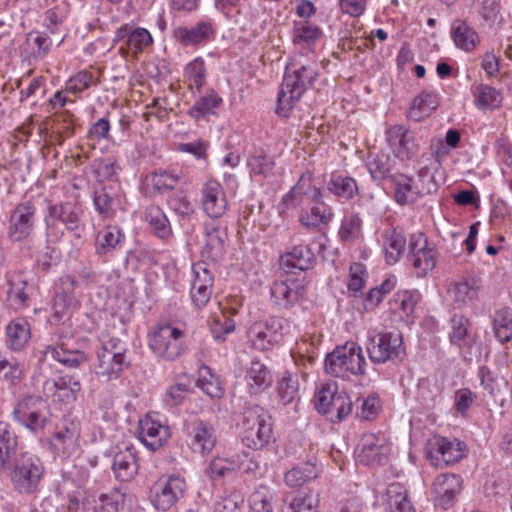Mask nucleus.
<instances>
[{"mask_svg":"<svg viewBox=\"0 0 512 512\" xmlns=\"http://www.w3.org/2000/svg\"><path fill=\"white\" fill-rule=\"evenodd\" d=\"M317 75V65L314 63H289L278 93L276 113L287 117Z\"/></svg>","mask_w":512,"mask_h":512,"instance_id":"nucleus-1","label":"nucleus"},{"mask_svg":"<svg viewBox=\"0 0 512 512\" xmlns=\"http://www.w3.org/2000/svg\"><path fill=\"white\" fill-rule=\"evenodd\" d=\"M44 477L43 461L29 452L21 453L14 459L9 473L12 491L22 497L37 496Z\"/></svg>","mask_w":512,"mask_h":512,"instance_id":"nucleus-2","label":"nucleus"},{"mask_svg":"<svg viewBox=\"0 0 512 512\" xmlns=\"http://www.w3.org/2000/svg\"><path fill=\"white\" fill-rule=\"evenodd\" d=\"M239 426L242 442L250 449L261 450L274 441L272 418L258 405L245 408Z\"/></svg>","mask_w":512,"mask_h":512,"instance_id":"nucleus-3","label":"nucleus"},{"mask_svg":"<svg viewBox=\"0 0 512 512\" xmlns=\"http://www.w3.org/2000/svg\"><path fill=\"white\" fill-rule=\"evenodd\" d=\"M366 366L363 350L355 342H346L343 346L336 347L325 358L327 373L343 379L364 375Z\"/></svg>","mask_w":512,"mask_h":512,"instance_id":"nucleus-4","label":"nucleus"},{"mask_svg":"<svg viewBox=\"0 0 512 512\" xmlns=\"http://www.w3.org/2000/svg\"><path fill=\"white\" fill-rule=\"evenodd\" d=\"M185 331L171 324L155 327L148 334V347L159 358L175 361L186 351Z\"/></svg>","mask_w":512,"mask_h":512,"instance_id":"nucleus-5","label":"nucleus"},{"mask_svg":"<svg viewBox=\"0 0 512 512\" xmlns=\"http://www.w3.org/2000/svg\"><path fill=\"white\" fill-rule=\"evenodd\" d=\"M366 351L374 364H384L389 361L400 362L406 356L402 335L398 332L369 331Z\"/></svg>","mask_w":512,"mask_h":512,"instance_id":"nucleus-6","label":"nucleus"},{"mask_svg":"<svg viewBox=\"0 0 512 512\" xmlns=\"http://www.w3.org/2000/svg\"><path fill=\"white\" fill-rule=\"evenodd\" d=\"M126 352V344L117 338H111L104 342L97 351L96 374L106 381L119 378L123 370L130 364Z\"/></svg>","mask_w":512,"mask_h":512,"instance_id":"nucleus-7","label":"nucleus"},{"mask_svg":"<svg viewBox=\"0 0 512 512\" xmlns=\"http://www.w3.org/2000/svg\"><path fill=\"white\" fill-rule=\"evenodd\" d=\"M187 487L180 474L164 475L151 488V503L159 511H168L184 498Z\"/></svg>","mask_w":512,"mask_h":512,"instance_id":"nucleus-8","label":"nucleus"},{"mask_svg":"<svg viewBox=\"0 0 512 512\" xmlns=\"http://www.w3.org/2000/svg\"><path fill=\"white\" fill-rule=\"evenodd\" d=\"M290 331L291 322L288 319L273 316L263 323H255L249 331V337L255 349L265 351L280 343Z\"/></svg>","mask_w":512,"mask_h":512,"instance_id":"nucleus-9","label":"nucleus"},{"mask_svg":"<svg viewBox=\"0 0 512 512\" xmlns=\"http://www.w3.org/2000/svg\"><path fill=\"white\" fill-rule=\"evenodd\" d=\"M315 406L330 422L340 423L351 414L353 403L346 392L323 387L317 394Z\"/></svg>","mask_w":512,"mask_h":512,"instance_id":"nucleus-10","label":"nucleus"},{"mask_svg":"<svg viewBox=\"0 0 512 512\" xmlns=\"http://www.w3.org/2000/svg\"><path fill=\"white\" fill-rule=\"evenodd\" d=\"M385 140L394 157L401 162L412 160L420 149L416 132L404 125L390 126L385 132Z\"/></svg>","mask_w":512,"mask_h":512,"instance_id":"nucleus-11","label":"nucleus"},{"mask_svg":"<svg viewBox=\"0 0 512 512\" xmlns=\"http://www.w3.org/2000/svg\"><path fill=\"white\" fill-rule=\"evenodd\" d=\"M114 43L121 42L119 52L123 57L136 58L146 49L153 45L151 33L143 28L136 27L133 24H124L120 26L114 34Z\"/></svg>","mask_w":512,"mask_h":512,"instance_id":"nucleus-12","label":"nucleus"},{"mask_svg":"<svg viewBox=\"0 0 512 512\" xmlns=\"http://www.w3.org/2000/svg\"><path fill=\"white\" fill-rule=\"evenodd\" d=\"M47 405L40 397L30 396L20 401L13 411V418L33 433L41 431L47 422Z\"/></svg>","mask_w":512,"mask_h":512,"instance_id":"nucleus-13","label":"nucleus"},{"mask_svg":"<svg viewBox=\"0 0 512 512\" xmlns=\"http://www.w3.org/2000/svg\"><path fill=\"white\" fill-rule=\"evenodd\" d=\"M80 288V282L73 275L67 274L59 278L52 304L54 316L58 321L69 317L72 310L77 306V292Z\"/></svg>","mask_w":512,"mask_h":512,"instance_id":"nucleus-14","label":"nucleus"},{"mask_svg":"<svg viewBox=\"0 0 512 512\" xmlns=\"http://www.w3.org/2000/svg\"><path fill=\"white\" fill-rule=\"evenodd\" d=\"M170 436L169 426L158 413H148L139 420L138 438L147 449L158 450Z\"/></svg>","mask_w":512,"mask_h":512,"instance_id":"nucleus-15","label":"nucleus"},{"mask_svg":"<svg viewBox=\"0 0 512 512\" xmlns=\"http://www.w3.org/2000/svg\"><path fill=\"white\" fill-rule=\"evenodd\" d=\"M80 436V421L77 418L67 417L53 434L50 440L51 449L59 456H71L79 449Z\"/></svg>","mask_w":512,"mask_h":512,"instance_id":"nucleus-16","label":"nucleus"},{"mask_svg":"<svg viewBox=\"0 0 512 512\" xmlns=\"http://www.w3.org/2000/svg\"><path fill=\"white\" fill-rule=\"evenodd\" d=\"M390 450L385 434L366 433L357 446L356 459L364 465H379L386 461Z\"/></svg>","mask_w":512,"mask_h":512,"instance_id":"nucleus-17","label":"nucleus"},{"mask_svg":"<svg viewBox=\"0 0 512 512\" xmlns=\"http://www.w3.org/2000/svg\"><path fill=\"white\" fill-rule=\"evenodd\" d=\"M35 207L31 202L18 204L9 218L8 237L12 242H33Z\"/></svg>","mask_w":512,"mask_h":512,"instance_id":"nucleus-18","label":"nucleus"},{"mask_svg":"<svg viewBox=\"0 0 512 512\" xmlns=\"http://www.w3.org/2000/svg\"><path fill=\"white\" fill-rule=\"evenodd\" d=\"M465 448L458 439L435 436L429 440L427 455L435 466L450 465L462 459Z\"/></svg>","mask_w":512,"mask_h":512,"instance_id":"nucleus-19","label":"nucleus"},{"mask_svg":"<svg viewBox=\"0 0 512 512\" xmlns=\"http://www.w3.org/2000/svg\"><path fill=\"white\" fill-rule=\"evenodd\" d=\"M5 282L8 287L6 292L8 304L15 310L28 307L33 291L28 275L23 271H8L5 274Z\"/></svg>","mask_w":512,"mask_h":512,"instance_id":"nucleus-20","label":"nucleus"},{"mask_svg":"<svg viewBox=\"0 0 512 512\" xmlns=\"http://www.w3.org/2000/svg\"><path fill=\"white\" fill-rule=\"evenodd\" d=\"M408 258L419 274L425 275L436 265L437 252L434 247L428 246L427 238L423 233H415L409 239Z\"/></svg>","mask_w":512,"mask_h":512,"instance_id":"nucleus-21","label":"nucleus"},{"mask_svg":"<svg viewBox=\"0 0 512 512\" xmlns=\"http://www.w3.org/2000/svg\"><path fill=\"white\" fill-rule=\"evenodd\" d=\"M187 442L194 453L209 454L216 445L217 439L213 426L202 420L194 419L187 424Z\"/></svg>","mask_w":512,"mask_h":512,"instance_id":"nucleus-22","label":"nucleus"},{"mask_svg":"<svg viewBox=\"0 0 512 512\" xmlns=\"http://www.w3.org/2000/svg\"><path fill=\"white\" fill-rule=\"evenodd\" d=\"M131 502L129 488L120 484L101 493L93 505L88 503L86 512H123Z\"/></svg>","mask_w":512,"mask_h":512,"instance_id":"nucleus-23","label":"nucleus"},{"mask_svg":"<svg viewBox=\"0 0 512 512\" xmlns=\"http://www.w3.org/2000/svg\"><path fill=\"white\" fill-rule=\"evenodd\" d=\"M80 208L70 202L54 204L48 207V215L45 217L48 236L57 229L59 223L68 230H77L80 221Z\"/></svg>","mask_w":512,"mask_h":512,"instance_id":"nucleus-24","label":"nucleus"},{"mask_svg":"<svg viewBox=\"0 0 512 512\" xmlns=\"http://www.w3.org/2000/svg\"><path fill=\"white\" fill-rule=\"evenodd\" d=\"M216 29L210 20H201L194 25L178 26L173 30L174 39L183 46H198L215 37Z\"/></svg>","mask_w":512,"mask_h":512,"instance_id":"nucleus-25","label":"nucleus"},{"mask_svg":"<svg viewBox=\"0 0 512 512\" xmlns=\"http://www.w3.org/2000/svg\"><path fill=\"white\" fill-rule=\"evenodd\" d=\"M193 274L190 295L195 307L200 309L210 300L214 277L205 263L194 265Z\"/></svg>","mask_w":512,"mask_h":512,"instance_id":"nucleus-26","label":"nucleus"},{"mask_svg":"<svg viewBox=\"0 0 512 512\" xmlns=\"http://www.w3.org/2000/svg\"><path fill=\"white\" fill-rule=\"evenodd\" d=\"M304 294V285L295 278H287L283 281H275L270 288L272 302L281 308H290Z\"/></svg>","mask_w":512,"mask_h":512,"instance_id":"nucleus-27","label":"nucleus"},{"mask_svg":"<svg viewBox=\"0 0 512 512\" xmlns=\"http://www.w3.org/2000/svg\"><path fill=\"white\" fill-rule=\"evenodd\" d=\"M46 396L65 402H73L81 391L80 381L71 375H63L57 379H47L43 384Z\"/></svg>","mask_w":512,"mask_h":512,"instance_id":"nucleus-28","label":"nucleus"},{"mask_svg":"<svg viewBox=\"0 0 512 512\" xmlns=\"http://www.w3.org/2000/svg\"><path fill=\"white\" fill-rule=\"evenodd\" d=\"M461 478L456 474H440L432 484V493L439 506L447 508L461 490Z\"/></svg>","mask_w":512,"mask_h":512,"instance_id":"nucleus-29","label":"nucleus"},{"mask_svg":"<svg viewBox=\"0 0 512 512\" xmlns=\"http://www.w3.org/2000/svg\"><path fill=\"white\" fill-rule=\"evenodd\" d=\"M115 477L120 481H129L138 473L137 452L133 445H125L115 453L112 463Z\"/></svg>","mask_w":512,"mask_h":512,"instance_id":"nucleus-30","label":"nucleus"},{"mask_svg":"<svg viewBox=\"0 0 512 512\" xmlns=\"http://www.w3.org/2000/svg\"><path fill=\"white\" fill-rule=\"evenodd\" d=\"M482 287L481 278L476 275H468L456 281L450 290L453 301L459 306L464 307L478 299L479 291Z\"/></svg>","mask_w":512,"mask_h":512,"instance_id":"nucleus-31","label":"nucleus"},{"mask_svg":"<svg viewBox=\"0 0 512 512\" xmlns=\"http://www.w3.org/2000/svg\"><path fill=\"white\" fill-rule=\"evenodd\" d=\"M52 46V40L45 33L32 31L27 34L21 46V55L29 63L46 57Z\"/></svg>","mask_w":512,"mask_h":512,"instance_id":"nucleus-32","label":"nucleus"},{"mask_svg":"<svg viewBox=\"0 0 512 512\" xmlns=\"http://www.w3.org/2000/svg\"><path fill=\"white\" fill-rule=\"evenodd\" d=\"M44 356H51L53 360L68 368H77L87 361L83 351L69 347L68 343L63 341L56 345H48L44 350Z\"/></svg>","mask_w":512,"mask_h":512,"instance_id":"nucleus-33","label":"nucleus"},{"mask_svg":"<svg viewBox=\"0 0 512 512\" xmlns=\"http://www.w3.org/2000/svg\"><path fill=\"white\" fill-rule=\"evenodd\" d=\"M227 233L219 227L206 228L205 244L201 257L206 261L217 262L225 254Z\"/></svg>","mask_w":512,"mask_h":512,"instance_id":"nucleus-34","label":"nucleus"},{"mask_svg":"<svg viewBox=\"0 0 512 512\" xmlns=\"http://www.w3.org/2000/svg\"><path fill=\"white\" fill-rule=\"evenodd\" d=\"M322 196L323 194H315L311 201L310 211L301 215L300 221L303 226L315 229L332 220V209L323 201Z\"/></svg>","mask_w":512,"mask_h":512,"instance_id":"nucleus-35","label":"nucleus"},{"mask_svg":"<svg viewBox=\"0 0 512 512\" xmlns=\"http://www.w3.org/2000/svg\"><path fill=\"white\" fill-rule=\"evenodd\" d=\"M314 261V254L307 246L299 245L286 252L280 258V265L287 273H292L294 269L300 271L308 270Z\"/></svg>","mask_w":512,"mask_h":512,"instance_id":"nucleus-36","label":"nucleus"},{"mask_svg":"<svg viewBox=\"0 0 512 512\" xmlns=\"http://www.w3.org/2000/svg\"><path fill=\"white\" fill-rule=\"evenodd\" d=\"M245 380L250 394H259L270 387L272 376L265 364L253 360L246 371Z\"/></svg>","mask_w":512,"mask_h":512,"instance_id":"nucleus-37","label":"nucleus"},{"mask_svg":"<svg viewBox=\"0 0 512 512\" xmlns=\"http://www.w3.org/2000/svg\"><path fill=\"white\" fill-rule=\"evenodd\" d=\"M450 34L455 46L466 52L473 51L480 42L476 30L463 20L452 23Z\"/></svg>","mask_w":512,"mask_h":512,"instance_id":"nucleus-38","label":"nucleus"},{"mask_svg":"<svg viewBox=\"0 0 512 512\" xmlns=\"http://www.w3.org/2000/svg\"><path fill=\"white\" fill-rule=\"evenodd\" d=\"M125 242V234L117 225H107L98 232L95 247L99 255H106L120 248Z\"/></svg>","mask_w":512,"mask_h":512,"instance_id":"nucleus-39","label":"nucleus"},{"mask_svg":"<svg viewBox=\"0 0 512 512\" xmlns=\"http://www.w3.org/2000/svg\"><path fill=\"white\" fill-rule=\"evenodd\" d=\"M323 36L321 28L308 20L295 21L293 25L292 41L301 48H311Z\"/></svg>","mask_w":512,"mask_h":512,"instance_id":"nucleus-40","label":"nucleus"},{"mask_svg":"<svg viewBox=\"0 0 512 512\" xmlns=\"http://www.w3.org/2000/svg\"><path fill=\"white\" fill-rule=\"evenodd\" d=\"M206 79L207 68L202 57H196L185 65L183 81L191 92H200L206 84Z\"/></svg>","mask_w":512,"mask_h":512,"instance_id":"nucleus-41","label":"nucleus"},{"mask_svg":"<svg viewBox=\"0 0 512 512\" xmlns=\"http://www.w3.org/2000/svg\"><path fill=\"white\" fill-rule=\"evenodd\" d=\"M384 504L388 512H416L408 499L405 487L397 482L388 485Z\"/></svg>","mask_w":512,"mask_h":512,"instance_id":"nucleus-42","label":"nucleus"},{"mask_svg":"<svg viewBox=\"0 0 512 512\" xmlns=\"http://www.w3.org/2000/svg\"><path fill=\"white\" fill-rule=\"evenodd\" d=\"M473 103L479 110H493L500 107L502 93L487 84H477L472 88Z\"/></svg>","mask_w":512,"mask_h":512,"instance_id":"nucleus-43","label":"nucleus"},{"mask_svg":"<svg viewBox=\"0 0 512 512\" xmlns=\"http://www.w3.org/2000/svg\"><path fill=\"white\" fill-rule=\"evenodd\" d=\"M420 299L421 294L418 290H400L393 295L389 304L394 313H399L401 317H409L414 313Z\"/></svg>","mask_w":512,"mask_h":512,"instance_id":"nucleus-44","label":"nucleus"},{"mask_svg":"<svg viewBox=\"0 0 512 512\" xmlns=\"http://www.w3.org/2000/svg\"><path fill=\"white\" fill-rule=\"evenodd\" d=\"M439 105L435 93L423 91L417 95L409 109V117L414 121H421L429 116Z\"/></svg>","mask_w":512,"mask_h":512,"instance_id":"nucleus-45","label":"nucleus"},{"mask_svg":"<svg viewBox=\"0 0 512 512\" xmlns=\"http://www.w3.org/2000/svg\"><path fill=\"white\" fill-rule=\"evenodd\" d=\"M18 446V437L7 422L0 421V470L4 469Z\"/></svg>","mask_w":512,"mask_h":512,"instance_id":"nucleus-46","label":"nucleus"},{"mask_svg":"<svg viewBox=\"0 0 512 512\" xmlns=\"http://www.w3.org/2000/svg\"><path fill=\"white\" fill-rule=\"evenodd\" d=\"M405 245L406 239L401 232L395 229L386 232L383 238L386 262L390 265L398 262L404 252Z\"/></svg>","mask_w":512,"mask_h":512,"instance_id":"nucleus-47","label":"nucleus"},{"mask_svg":"<svg viewBox=\"0 0 512 512\" xmlns=\"http://www.w3.org/2000/svg\"><path fill=\"white\" fill-rule=\"evenodd\" d=\"M7 344L12 350H21L30 338V328L24 319L12 321L6 328Z\"/></svg>","mask_w":512,"mask_h":512,"instance_id":"nucleus-48","label":"nucleus"},{"mask_svg":"<svg viewBox=\"0 0 512 512\" xmlns=\"http://www.w3.org/2000/svg\"><path fill=\"white\" fill-rule=\"evenodd\" d=\"M145 220L158 238L165 240L171 236L172 229L169 220L159 207L147 208Z\"/></svg>","mask_w":512,"mask_h":512,"instance_id":"nucleus-49","label":"nucleus"},{"mask_svg":"<svg viewBox=\"0 0 512 512\" xmlns=\"http://www.w3.org/2000/svg\"><path fill=\"white\" fill-rule=\"evenodd\" d=\"M299 375L285 371L278 381L277 391L283 404L292 403L299 398Z\"/></svg>","mask_w":512,"mask_h":512,"instance_id":"nucleus-50","label":"nucleus"},{"mask_svg":"<svg viewBox=\"0 0 512 512\" xmlns=\"http://www.w3.org/2000/svg\"><path fill=\"white\" fill-rule=\"evenodd\" d=\"M397 284V277L389 275L380 285L371 288L363 299V306L366 311L374 310L383 298L390 293Z\"/></svg>","mask_w":512,"mask_h":512,"instance_id":"nucleus-51","label":"nucleus"},{"mask_svg":"<svg viewBox=\"0 0 512 512\" xmlns=\"http://www.w3.org/2000/svg\"><path fill=\"white\" fill-rule=\"evenodd\" d=\"M222 103L221 97L214 90H209L195 101L194 105L189 110V115L196 119H202L214 111Z\"/></svg>","mask_w":512,"mask_h":512,"instance_id":"nucleus-52","label":"nucleus"},{"mask_svg":"<svg viewBox=\"0 0 512 512\" xmlns=\"http://www.w3.org/2000/svg\"><path fill=\"white\" fill-rule=\"evenodd\" d=\"M145 182L147 187L152 188L154 191L163 192L177 189L182 182V177L167 171H156L148 175Z\"/></svg>","mask_w":512,"mask_h":512,"instance_id":"nucleus-53","label":"nucleus"},{"mask_svg":"<svg viewBox=\"0 0 512 512\" xmlns=\"http://www.w3.org/2000/svg\"><path fill=\"white\" fill-rule=\"evenodd\" d=\"M495 337L501 343L512 339V309L508 307L496 311L493 319Z\"/></svg>","mask_w":512,"mask_h":512,"instance_id":"nucleus-54","label":"nucleus"},{"mask_svg":"<svg viewBox=\"0 0 512 512\" xmlns=\"http://www.w3.org/2000/svg\"><path fill=\"white\" fill-rule=\"evenodd\" d=\"M197 386L211 398H220L224 392L218 377L208 366H202L199 369Z\"/></svg>","mask_w":512,"mask_h":512,"instance_id":"nucleus-55","label":"nucleus"},{"mask_svg":"<svg viewBox=\"0 0 512 512\" xmlns=\"http://www.w3.org/2000/svg\"><path fill=\"white\" fill-rule=\"evenodd\" d=\"M318 475L316 466L310 462L292 468L285 474V482L288 486L298 487L315 479Z\"/></svg>","mask_w":512,"mask_h":512,"instance_id":"nucleus-56","label":"nucleus"},{"mask_svg":"<svg viewBox=\"0 0 512 512\" xmlns=\"http://www.w3.org/2000/svg\"><path fill=\"white\" fill-rule=\"evenodd\" d=\"M273 491L266 487H258L249 498L250 512H273Z\"/></svg>","mask_w":512,"mask_h":512,"instance_id":"nucleus-57","label":"nucleus"},{"mask_svg":"<svg viewBox=\"0 0 512 512\" xmlns=\"http://www.w3.org/2000/svg\"><path fill=\"white\" fill-rule=\"evenodd\" d=\"M417 400L426 409L434 408L441 400V389L428 380H421L417 389Z\"/></svg>","mask_w":512,"mask_h":512,"instance_id":"nucleus-58","label":"nucleus"},{"mask_svg":"<svg viewBox=\"0 0 512 512\" xmlns=\"http://www.w3.org/2000/svg\"><path fill=\"white\" fill-rule=\"evenodd\" d=\"M318 500L312 494L298 493L291 500L285 499L282 512H316Z\"/></svg>","mask_w":512,"mask_h":512,"instance_id":"nucleus-59","label":"nucleus"},{"mask_svg":"<svg viewBox=\"0 0 512 512\" xmlns=\"http://www.w3.org/2000/svg\"><path fill=\"white\" fill-rule=\"evenodd\" d=\"M191 387V381L186 376L179 378L174 384L170 385L165 394L163 401L167 406L174 407L179 405Z\"/></svg>","mask_w":512,"mask_h":512,"instance_id":"nucleus-60","label":"nucleus"},{"mask_svg":"<svg viewBox=\"0 0 512 512\" xmlns=\"http://www.w3.org/2000/svg\"><path fill=\"white\" fill-rule=\"evenodd\" d=\"M360 403L356 407L355 416L360 420L371 421L375 419L381 410V401L376 394H369L367 397L357 399Z\"/></svg>","mask_w":512,"mask_h":512,"instance_id":"nucleus-61","label":"nucleus"},{"mask_svg":"<svg viewBox=\"0 0 512 512\" xmlns=\"http://www.w3.org/2000/svg\"><path fill=\"white\" fill-rule=\"evenodd\" d=\"M94 206L103 218L114 216L121 205L120 194H94Z\"/></svg>","mask_w":512,"mask_h":512,"instance_id":"nucleus-62","label":"nucleus"},{"mask_svg":"<svg viewBox=\"0 0 512 512\" xmlns=\"http://www.w3.org/2000/svg\"><path fill=\"white\" fill-rule=\"evenodd\" d=\"M367 168L374 180L384 179L392 168L391 160L383 152L370 154L367 161Z\"/></svg>","mask_w":512,"mask_h":512,"instance_id":"nucleus-63","label":"nucleus"},{"mask_svg":"<svg viewBox=\"0 0 512 512\" xmlns=\"http://www.w3.org/2000/svg\"><path fill=\"white\" fill-rule=\"evenodd\" d=\"M451 331L449 338L451 343L458 347L465 346L468 335L469 320L464 315L454 314L450 320Z\"/></svg>","mask_w":512,"mask_h":512,"instance_id":"nucleus-64","label":"nucleus"}]
</instances>
